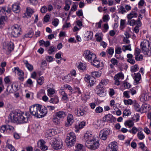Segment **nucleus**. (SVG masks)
<instances>
[{
    "instance_id": "obj_53",
    "label": "nucleus",
    "mask_w": 151,
    "mask_h": 151,
    "mask_svg": "<svg viewBox=\"0 0 151 151\" xmlns=\"http://www.w3.org/2000/svg\"><path fill=\"white\" fill-rule=\"evenodd\" d=\"M109 147L111 148V149H117V146L114 143L111 142L110 144L109 145Z\"/></svg>"
},
{
    "instance_id": "obj_43",
    "label": "nucleus",
    "mask_w": 151,
    "mask_h": 151,
    "mask_svg": "<svg viewBox=\"0 0 151 151\" xmlns=\"http://www.w3.org/2000/svg\"><path fill=\"white\" fill-rule=\"evenodd\" d=\"M7 17L6 16H2L0 17V27L2 25L4 24V22L6 20Z\"/></svg>"
},
{
    "instance_id": "obj_41",
    "label": "nucleus",
    "mask_w": 151,
    "mask_h": 151,
    "mask_svg": "<svg viewBox=\"0 0 151 151\" xmlns=\"http://www.w3.org/2000/svg\"><path fill=\"white\" fill-rule=\"evenodd\" d=\"M78 69L79 70H83L86 69L85 65L83 63H81L77 66Z\"/></svg>"
},
{
    "instance_id": "obj_34",
    "label": "nucleus",
    "mask_w": 151,
    "mask_h": 151,
    "mask_svg": "<svg viewBox=\"0 0 151 151\" xmlns=\"http://www.w3.org/2000/svg\"><path fill=\"white\" fill-rule=\"evenodd\" d=\"M63 121L56 116L53 118V122L56 125H58L60 124V122Z\"/></svg>"
},
{
    "instance_id": "obj_31",
    "label": "nucleus",
    "mask_w": 151,
    "mask_h": 151,
    "mask_svg": "<svg viewBox=\"0 0 151 151\" xmlns=\"http://www.w3.org/2000/svg\"><path fill=\"white\" fill-rule=\"evenodd\" d=\"M91 64L95 67L99 68L100 67V62L98 60H96L95 59L92 60L91 61Z\"/></svg>"
},
{
    "instance_id": "obj_37",
    "label": "nucleus",
    "mask_w": 151,
    "mask_h": 151,
    "mask_svg": "<svg viewBox=\"0 0 151 151\" xmlns=\"http://www.w3.org/2000/svg\"><path fill=\"white\" fill-rule=\"evenodd\" d=\"M108 82V81L107 80L102 79L99 83V85L101 88H103L107 84Z\"/></svg>"
},
{
    "instance_id": "obj_4",
    "label": "nucleus",
    "mask_w": 151,
    "mask_h": 151,
    "mask_svg": "<svg viewBox=\"0 0 151 151\" xmlns=\"http://www.w3.org/2000/svg\"><path fill=\"white\" fill-rule=\"evenodd\" d=\"M50 143L53 148L56 150L61 149L63 145L62 140L58 138H52Z\"/></svg>"
},
{
    "instance_id": "obj_29",
    "label": "nucleus",
    "mask_w": 151,
    "mask_h": 151,
    "mask_svg": "<svg viewBox=\"0 0 151 151\" xmlns=\"http://www.w3.org/2000/svg\"><path fill=\"white\" fill-rule=\"evenodd\" d=\"M150 96L147 93L142 94L141 98V99L143 101H146L149 100L150 99Z\"/></svg>"
},
{
    "instance_id": "obj_58",
    "label": "nucleus",
    "mask_w": 151,
    "mask_h": 151,
    "mask_svg": "<svg viewBox=\"0 0 151 151\" xmlns=\"http://www.w3.org/2000/svg\"><path fill=\"white\" fill-rule=\"evenodd\" d=\"M143 58V56L141 55H138L135 56V58L137 61L142 60Z\"/></svg>"
},
{
    "instance_id": "obj_61",
    "label": "nucleus",
    "mask_w": 151,
    "mask_h": 151,
    "mask_svg": "<svg viewBox=\"0 0 151 151\" xmlns=\"http://www.w3.org/2000/svg\"><path fill=\"white\" fill-rule=\"evenodd\" d=\"M128 22L129 23V24L131 26H133L136 24V21L134 19H128Z\"/></svg>"
},
{
    "instance_id": "obj_56",
    "label": "nucleus",
    "mask_w": 151,
    "mask_h": 151,
    "mask_svg": "<svg viewBox=\"0 0 151 151\" xmlns=\"http://www.w3.org/2000/svg\"><path fill=\"white\" fill-rule=\"evenodd\" d=\"M115 54H121L122 52L121 48L119 47H116L115 48Z\"/></svg>"
},
{
    "instance_id": "obj_17",
    "label": "nucleus",
    "mask_w": 151,
    "mask_h": 151,
    "mask_svg": "<svg viewBox=\"0 0 151 151\" xmlns=\"http://www.w3.org/2000/svg\"><path fill=\"white\" fill-rule=\"evenodd\" d=\"M17 86L16 85L14 86L13 85H12L10 86H8L7 87L6 91L9 93H12L17 91Z\"/></svg>"
},
{
    "instance_id": "obj_42",
    "label": "nucleus",
    "mask_w": 151,
    "mask_h": 151,
    "mask_svg": "<svg viewBox=\"0 0 151 151\" xmlns=\"http://www.w3.org/2000/svg\"><path fill=\"white\" fill-rule=\"evenodd\" d=\"M137 136L139 139L140 140H142L144 139L145 136L144 135L142 132L140 131L138 132L137 134Z\"/></svg>"
},
{
    "instance_id": "obj_35",
    "label": "nucleus",
    "mask_w": 151,
    "mask_h": 151,
    "mask_svg": "<svg viewBox=\"0 0 151 151\" xmlns=\"http://www.w3.org/2000/svg\"><path fill=\"white\" fill-rule=\"evenodd\" d=\"M6 48L9 51H11L14 48V45L12 42H10L8 44Z\"/></svg>"
},
{
    "instance_id": "obj_6",
    "label": "nucleus",
    "mask_w": 151,
    "mask_h": 151,
    "mask_svg": "<svg viewBox=\"0 0 151 151\" xmlns=\"http://www.w3.org/2000/svg\"><path fill=\"white\" fill-rule=\"evenodd\" d=\"M83 56L85 59L88 61H91L96 58V55L88 50H86L84 52Z\"/></svg>"
},
{
    "instance_id": "obj_18",
    "label": "nucleus",
    "mask_w": 151,
    "mask_h": 151,
    "mask_svg": "<svg viewBox=\"0 0 151 151\" xmlns=\"http://www.w3.org/2000/svg\"><path fill=\"white\" fill-rule=\"evenodd\" d=\"M84 137L86 141L85 144L87 143V141H91L93 139L92 138V135L88 132H87L85 134Z\"/></svg>"
},
{
    "instance_id": "obj_54",
    "label": "nucleus",
    "mask_w": 151,
    "mask_h": 151,
    "mask_svg": "<svg viewBox=\"0 0 151 151\" xmlns=\"http://www.w3.org/2000/svg\"><path fill=\"white\" fill-rule=\"evenodd\" d=\"M123 115L124 116H128L131 114L130 111L129 110L125 109L123 112Z\"/></svg>"
},
{
    "instance_id": "obj_13",
    "label": "nucleus",
    "mask_w": 151,
    "mask_h": 151,
    "mask_svg": "<svg viewBox=\"0 0 151 151\" xmlns=\"http://www.w3.org/2000/svg\"><path fill=\"white\" fill-rule=\"evenodd\" d=\"M85 78L88 81L89 84L88 85V86H92L94 84H96V80L94 76H88L86 77Z\"/></svg>"
},
{
    "instance_id": "obj_62",
    "label": "nucleus",
    "mask_w": 151,
    "mask_h": 151,
    "mask_svg": "<svg viewBox=\"0 0 151 151\" xmlns=\"http://www.w3.org/2000/svg\"><path fill=\"white\" fill-rule=\"evenodd\" d=\"M47 11V7L44 6L42 7L40 9V12L42 13H45Z\"/></svg>"
},
{
    "instance_id": "obj_48",
    "label": "nucleus",
    "mask_w": 151,
    "mask_h": 151,
    "mask_svg": "<svg viewBox=\"0 0 151 151\" xmlns=\"http://www.w3.org/2000/svg\"><path fill=\"white\" fill-rule=\"evenodd\" d=\"M124 104L126 105H131L132 104L133 102L132 100L130 99H128V100H124Z\"/></svg>"
},
{
    "instance_id": "obj_33",
    "label": "nucleus",
    "mask_w": 151,
    "mask_h": 151,
    "mask_svg": "<svg viewBox=\"0 0 151 151\" xmlns=\"http://www.w3.org/2000/svg\"><path fill=\"white\" fill-rule=\"evenodd\" d=\"M126 126H128L129 127H132L134 125V122L132 120H128L125 122L124 123Z\"/></svg>"
},
{
    "instance_id": "obj_47",
    "label": "nucleus",
    "mask_w": 151,
    "mask_h": 151,
    "mask_svg": "<svg viewBox=\"0 0 151 151\" xmlns=\"http://www.w3.org/2000/svg\"><path fill=\"white\" fill-rule=\"evenodd\" d=\"M59 22V20L58 19L55 18L53 20L52 23L53 25L55 27H56L58 25Z\"/></svg>"
},
{
    "instance_id": "obj_8",
    "label": "nucleus",
    "mask_w": 151,
    "mask_h": 151,
    "mask_svg": "<svg viewBox=\"0 0 151 151\" xmlns=\"http://www.w3.org/2000/svg\"><path fill=\"white\" fill-rule=\"evenodd\" d=\"M111 133V132L110 129L109 128L103 129L100 132V137L101 139L105 140Z\"/></svg>"
},
{
    "instance_id": "obj_14",
    "label": "nucleus",
    "mask_w": 151,
    "mask_h": 151,
    "mask_svg": "<svg viewBox=\"0 0 151 151\" xmlns=\"http://www.w3.org/2000/svg\"><path fill=\"white\" fill-rule=\"evenodd\" d=\"M73 117L72 114H68L67 115V121L65 123L66 127L70 126L73 123L74 119Z\"/></svg>"
},
{
    "instance_id": "obj_10",
    "label": "nucleus",
    "mask_w": 151,
    "mask_h": 151,
    "mask_svg": "<svg viewBox=\"0 0 151 151\" xmlns=\"http://www.w3.org/2000/svg\"><path fill=\"white\" fill-rule=\"evenodd\" d=\"M150 45L149 42L148 41L145 40L141 43V47L142 52L145 55H148L149 49L147 48Z\"/></svg>"
},
{
    "instance_id": "obj_24",
    "label": "nucleus",
    "mask_w": 151,
    "mask_h": 151,
    "mask_svg": "<svg viewBox=\"0 0 151 151\" xmlns=\"http://www.w3.org/2000/svg\"><path fill=\"white\" fill-rule=\"evenodd\" d=\"M59 101V99L58 97L57 96H55L52 98H51L49 100V102L50 103H52L54 104H56L58 103Z\"/></svg>"
},
{
    "instance_id": "obj_12",
    "label": "nucleus",
    "mask_w": 151,
    "mask_h": 151,
    "mask_svg": "<svg viewBox=\"0 0 151 151\" xmlns=\"http://www.w3.org/2000/svg\"><path fill=\"white\" fill-rule=\"evenodd\" d=\"M124 78V76L123 73H119L115 75L114 77V79L115 81V84L118 86L120 84V81L119 80L122 79Z\"/></svg>"
},
{
    "instance_id": "obj_63",
    "label": "nucleus",
    "mask_w": 151,
    "mask_h": 151,
    "mask_svg": "<svg viewBox=\"0 0 151 151\" xmlns=\"http://www.w3.org/2000/svg\"><path fill=\"white\" fill-rule=\"evenodd\" d=\"M7 147L9 149L10 151H17V150L15 149V148L11 144H8L7 145Z\"/></svg>"
},
{
    "instance_id": "obj_27",
    "label": "nucleus",
    "mask_w": 151,
    "mask_h": 151,
    "mask_svg": "<svg viewBox=\"0 0 151 151\" xmlns=\"http://www.w3.org/2000/svg\"><path fill=\"white\" fill-rule=\"evenodd\" d=\"M93 33L92 32L87 31L86 33L85 38H86L87 40H91L93 36Z\"/></svg>"
},
{
    "instance_id": "obj_59",
    "label": "nucleus",
    "mask_w": 151,
    "mask_h": 151,
    "mask_svg": "<svg viewBox=\"0 0 151 151\" xmlns=\"http://www.w3.org/2000/svg\"><path fill=\"white\" fill-rule=\"evenodd\" d=\"M103 22L102 20L101 19L99 22L96 23V27L97 29L100 28L101 27V25Z\"/></svg>"
},
{
    "instance_id": "obj_55",
    "label": "nucleus",
    "mask_w": 151,
    "mask_h": 151,
    "mask_svg": "<svg viewBox=\"0 0 151 151\" xmlns=\"http://www.w3.org/2000/svg\"><path fill=\"white\" fill-rule=\"evenodd\" d=\"M111 62L112 63V64L114 65H116L117 66L118 65V61L115 59L114 58H112L111 60Z\"/></svg>"
},
{
    "instance_id": "obj_22",
    "label": "nucleus",
    "mask_w": 151,
    "mask_h": 151,
    "mask_svg": "<svg viewBox=\"0 0 151 151\" xmlns=\"http://www.w3.org/2000/svg\"><path fill=\"white\" fill-rule=\"evenodd\" d=\"M23 62L25 65L26 67L29 71H31L33 70V66L29 63L28 61L27 60H24Z\"/></svg>"
},
{
    "instance_id": "obj_32",
    "label": "nucleus",
    "mask_w": 151,
    "mask_h": 151,
    "mask_svg": "<svg viewBox=\"0 0 151 151\" xmlns=\"http://www.w3.org/2000/svg\"><path fill=\"white\" fill-rule=\"evenodd\" d=\"M15 73H17V74L19 76H24V73L23 71L20 70L18 67L14 68Z\"/></svg>"
},
{
    "instance_id": "obj_5",
    "label": "nucleus",
    "mask_w": 151,
    "mask_h": 151,
    "mask_svg": "<svg viewBox=\"0 0 151 151\" xmlns=\"http://www.w3.org/2000/svg\"><path fill=\"white\" fill-rule=\"evenodd\" d=\"M99 145V142L95 139H93L91 141H87V143L86 144V147L91 150H95L98 149Z\"/></svg>"
},
{
    "instance_id": "obj_11",
    "label": "nucleus",
    "mask_w": 151,
    "mask_h": 151,
    "mask_svg": "<svg viewBox=\"0 0 151 151\" xmlns=\"http://www.w3.org/2000/svg\"><path fill=\"white\" fill-rule=\"evenodd\" d=\"M86 111L83 107L77 108L74 110V113L77 116H83L86 114Z\"/></svg>"
},
{
    "instance_id": "obj_44",
    "label": "nucleus",
    "mask_w": 151,
    "mask_h": 151,
    "mask_svg": "<svg viewBox=\"0 0 151 151\" xmlns=\"http://www.w3.org/2000/svg\"><path fill=\"white\" fill-rule=\"evenodd\" d=\"M44 80L43 77L42 76L40 77L37 80V83L39 85H41L43 83Z\"/></svg>"
},
{
    "instance_id": "obj_2",
    "label": "nucleus",
    "mask_w": 151,
    "mask_h": 151,
    "mask_svg": "<svg viewBox=\"0 0 151 151\" xmlns=\"http://www.w3.org/2000/svg\"><path fill=\"white\" fill-rule=\"evenodd\" d=\"M29 110L30 114L37 118L43 117L47 112V107H42L38 104L33 105Z\"/></svg>"
},
{
    "instance_id": "obj_52",
    "label": "nucleus",
    "mask_w": 151,
    "mask_h": 151,
    "mask_svg": "<svg viewBox=\"0 0 151 151\" xmlns=\"http://www.w3.org/2000/svg\"><path fill=\"white\" fill-rule=\"evenodd\" d=\"M103 109L102 107L100 106H99L96 107L95 109V112L97 113H100L102 112Z\"/></svg>"
},
{
    "instance_id": "obj_23",
    "label": "nucleus",
    "mask_w": 151,
    "mask_h": 151,
    "mask_svg": "<svg viewBox=\"0 0 151 151\" xmlns=\"http://www.w3.org/2000/svg\"><path fill=\"white\" fill-rule=\"evenodd\" d=\"M97 94L101 97L104 96L106 95V92L102 88H98L96 90Z\"/></svg>"
},
{
    "instance_id": "obj_21",
    "label": "nucleus",
    "mask_w": 151,
    "mask_h": 151,
    "mask_svg": "<svg viewBox=\"0 0 151 151\" xmlns=\"http://www.w3.org/2000/svg\"><path fill=\"white\" fill-rule=\"evenodd\" d=\"M150 106L149 104H142L141 107V110L142 112H146L150 109Z\"/></svg>"
},
{
    "instance_id": "obj_15",
    "label": "nucleus",
    "mask_w": 151,
    "mask_h": 151,
    "mask_svg": "<svg viewBox=\"0 0 151 151\" xmlns=\"http://www.w3.org/2000/svg\"><path fill=\"white\" fill-rule=\"evenodd\" d=\"M103 119L107 122H113L116 121V119L115 117L110 114L106 115L103 118Z\"/></svg>"
},
{
    "instance_id": "obj_7",
    "label": "nucleus",
    "mask_w": 151,
    "mask_h": 151,
    "mask_svg": "<svg viewBox=\"0 0 151 151\" xmlns=\"http://www.w3.org/2000/svg\"><path fill=\"white\" fill-rule=\"evenodd\" d=\"M12 31L11 33V35L14 37H17L21 34V28L17 24H15L12 27Z\"/></svg>"
},
{
    "instance_id": "obj_50",
    "label": "nucleus",
    "mask_w": 151,
    "mask_h": 151,
    "mask_svg": "<svg viewBox=\"0 0 151 151\" xmlns=\"http://www.w3.org/2000/svg\"><path fill=\"white\" fill-rule=\"evenodd\" d=\"M85 122H81L78 126H76V128H78L79 129H82L85 126Z\"/></svg>"
},
{
    "instance_id": "obj_28",
    "label": "nucleus",
    "mask_w": 151,
    "mask_h": 151,
    "mask_svg": "<svg viewBox=\"0 0 151 151\" xmlns=\"http://www.w3.org/2000/svg\"><path fill=\"white\" fill-rule=\"evenodd\" d=\"M137 14L136 12L132 11L130 13L127 15V17L128 19H131L133 17H137Z\"/></svg>"
},
{
    "instance_id": "obj_3",
    "label": "nucleus",
    "mask_w": 151,
    "mask_h": 151,
    "mask_svg": "<svg viewBox=\"0 0 151 151\" xmlns=\"http://www.w3.org/2000/svg\"><path fill=\"white\" fill-rule=\"evenodd\" d=\"M76 139L75 134L73 132H70L67 136L66 139V142L68 147H70L73 146Z\"/></svg>"
},
{
    "instance_id": "obj_51",
    "label": "nucleus",
    "mask_w": 151,
    "mask_h": 151,
    "mask_svg": "<svg viewBox=\"0 0 151 151\" xmlns=\"http://www.w3.org/2000/svg\"><path fill=\"white\" fill-rule=\"evenodd\" d=\"M138 69V65L137 64H135L131 67V70L132 72H134L137 71Z\"/></svg>"
},
{
    "instance_id": "obj_20",
    "label": "nucleus",
    "mask_w": 151,
    "mask_h": 151,
    "mask_svg": "<svg viewBox=\"0 0 151 151\" xmlns=\"http://www.w3.org/2000/svg\"><path fill=\"white\" fill-rule=\"evenodd\" d=\"M56 116L63 120V118L66 116V113L63 111H59L55 114Z\"/></svg>"
},
{
    "instance_id": "obj_40",
    "label": "nucleus",
    "mask_w": 151,
    "mask_h": 151,
    "mask_svg": "<svg viewBox=\"0 0 151 151\" xmlns=\"http://www.w3.org/2000/svg\"><path fill=\"white\" fill-rule=\"evenodd\" d=\"M141 78V75L140 73H139L136 74L134 77V80L137 83L140 80Z\"/></svg>"
},
{
    "instance_id": "obj_60",
    "label": "nucleus",
    "mask_w": 151,
    "mask_h": 151,
    "mask_svg": "<svg viewBox=\"0 0 151 151\" xmlns=\"http://www.w3.org/2000/svg\"><path fill=\"white\" fill-rule=\"evenodd\" d=\"M91 75H92L91 76H95L97 77H99L101 76V73L96 71L92 72L91 73Z\"/></svg>"
},
{
    "instance_id": "obj_38",
    "label": "nucleus",
    "mask_w": 151,
    "mask_h": 151,
    "mask_svg": "<svg viewBox=\"0 0 151 151\" xmlns=\"http://www.w3.org/2000/svg\"><path fill=\"white\" fill-rule=\"evenodd\" d=\"M48 95L51 97L52 95L54 94L55 93V90L53 88H50L47 90Z\"/></svg>"
},
{
    "instance_id": "obj_45",
    "label": "nucleus",
    "mask_w": 151,
    "mask_h": 151,
    "mask_svg": "<svg viewBox=\"0 0 151 151\" xmlns=\"http://www.w3.org/2000/svg\"><path fill=\"white\" fill-rule=\"evenodd\" d=\"M95 37L97 41L100 42L102 40V38L99 33H96Z\"/></svg>"
},
{
    "instance_id": "obj_30",
    "label": "nucleus",
    "mask_w": 151,
    "mask_h": 151,
    "mask_svg": "<svg viewBox=\"0 0 151 151\" xmlns=\"http://www.w3.org/2000/svg\"><path fill=\"white\" fill-rule=\"evenodd\" d=\"M72 1L70 0H67L65 2V5L64 7V9L65 11H68L69 10L70 5H71Z\"/></svg>"
},
{
    "instance_id": "obj_16",
    "label": "nucleus",
    "mask_w": 151,
    "mask_h": 151,
    "mask_svg": "<svg viewBox=\"0 0 151 151\" xmlns=\"http://www.w3.org/2000/svg\"><path fill=\"white\" fill-rule=\"evenodd\" d=\"M45 141L43 139L40 140L37 142V144L42 150H45L48 149L47 147L45 145Z\"/></svg>"
},
{
    "instance_id": "obj_46",
    "label": "nucleus",
    "mask_w": 151,
    "mask_h": 151,
    "mask_svg": "<svg viewBox=\"0 0 151 151\" xmlns=\"http://www.w3.org/2000/svg\"><path fill=\"white\" fill-rule=\"evenodd\" d=\"M34 34L33 31L32 30H31L27 34H26L24 37H32Z\"/></svg>"
},
{
    "instance_id": "obj_39",
    "label": "nucleus",
    "mask_w": 151,
    "mask_h": 151,
    "mask_svg": "<svg viewBox=\"0 0 151 151\" xmlns=\"http://www.w3.org/2000/svg\"><path fill=\"white\" fill-rule=\"evenodd\" d=\"M118 12L122 14H123L127 12L125 8L123 6H120L118 10Z\"/></svg>"
},
{
    "instance_id": "obj_64",
    "label": "nucleus",
    "mask_w": 151,
    "mask_h": 151,
    "mask_svg": "<svg viewBox=\"0 0 151 151\" xmlns=\"http://www.w3.org/2000/svg\"><path fill=\"white\" fill-rule=\"evenodd\" d=\"M114 49L112 47H111L107 50L108 53L110 55H112L114 52Z\"/></svg>"
},
{
    "instance_id": "obj_19",
    "label": "nucleus",
    "mask_w": 151,
    "mask_h": 151,
    "mask_svg": "<svg viewBox=\"0 0 151 151\" xmlns=\"http://www.w3.org/2000/svg\"><path fill=\"white\" fill-rule=\"evenodd\" d=\"M54 133L55 132L53 131H52V130L50 129L48 130L46 132L45 135V137L46 139H51V137L54 134Z\"/></svg>"
},
{
    "instance_id": "obj_1",
    "label": "nucleus",
    "mask_w": 151,
    "mask_h": 151,
    "mask_svg": "<svg viewBox=\"0 0 151 151\" xmlns=\"http://www.w3.org/2000/svg\"><path fill=\"white\" fill-rule=\"evenodd\" d=\"M29 116L30 114L27 112L20 113L17 111L12 112L10 114L9 121L17 124L24 123L28 122Z\"/></svg>"
},
{
    "instance_id": "obj_9",
    "label": "nucleus",
    "mask_w": 151,
    "mask_h": 151,
    "mask_svg": "<svg viewBox=\"0 0 151 151\" xmlns=\"http://www.w3.org/2000/svg\"><path fill=\"white\" fill-rule=\"evenodd\" d=\"M15 130L14 127L9 124L4 125L2 126L1 128V132L4 133L5 132L11 134Z\"/></svg>"
},
{
    "instance_id": "obj_57",
    "label": "nucleus",
    "mask_w": 151,
    "mask_h": 151,
    "mask_svg": "<svg viewBox=\"0 0 151 151\" xmlns=\"http://www.w3.org/2000/svg\"><path fill=\"white\" fill-rule=\"evenodd\" d=\"M138 104H135L134 105V109L137 111L142 112L141 108H140Z\"/></svg>"
},
{
    "instance_id": "obj_25",
    "label": "nucleus",
    "mask_w": 151,
    "mask_h": 151,
    "mask_svg": "<svg viewBox=\"0 0 151 151\" xmlns=\"http://www.w3.org/2000/svg\"><path fill=\"white\" fill-rule=\"evenodd\" d=\"M0 11L4 13L6 12L10 13L11 12V9L9 6H4L1 7Z\"/></svg>"
},
{
    "instance_id": "obj_49",
    "label": "nucleus",
    "mask_w": 151,
    "mask_h": 151,
    "mask_svg": "<svg viewBox=\"0 0 151 151\" xmlns=\"http://www.w3.org/2000/svg\"><path fill=\"white\" fill-rule=\"evenodd\" d=\"M122 49L124 52H125L126 50H127L131 51V45L123 46Z\"/></svg>"
},
{
    "instance_id": "obj_26",
    "label": "nucleus",
    "mask_w": 151,
    "mask_h": 151,
    "mask_svg": "<svg viewBox=\"0 0 151 151\" xmlns=\"http://www.w3.org/2000/svg\"><path fill=\"white\" fill-rule=\"evenodd\" d=\"M13 11L15 13H18L20 11V7L17 4H14L12 5Z\"/></svg>"
},
{
    "instance_id": "obj_36",
    "label": "nucleus",
    "mask_w": 151,
    "mask_h": 151,
    "mask_svg": "<svg viewBox=\"0 0 151 151\" xmlns=\"http://www.w3.org/2000/svg\"><path fill=\"white\" fill-rule=\"evenodd\" d=\"M34 11L30 7H28L26 8V13L28 16L30 17L31 15L34 12Z\"/></svg>"
}]
</instances>
